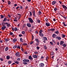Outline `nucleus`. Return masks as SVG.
<instances>
[{
	"instance_id": "nucleus-56",
	"label": "nucleus",
	"mask_w": 67,
	"mask_h": 67,
	"mask_svg": "<svg viewBox=\"0 0 67 67\" xmlns=\"http://www.w3.org/2000/svg\"><path fill=\"white\" fill-rule=\"evenodd\" d=\"M0 60H1V61H3V59L2 58H0Z\"/></svg>"
},
{
	"instance_id": "nucleus-46",
	"label": "nucleus",
	"mask_w": 67,
	"mask_h": 67,
	"mask_svg": "<svg viewBox=\"0 0 67 67\" xmlns=\"http://www.w3.org/2000/svg\"><path fill=\"white\" fill-rule=\"evenodd\" d=\"M8 64H11V62L10 61H9L8 62Z\"/></svg>"
},
{
	"instance_id": "nucleus-29",
	"label": "nucleus",
	"mask_w": 67,
	"mask_h": 67,
	"mask_svg": "<svg viewBox=\"0 0 67 67\" xmlns=\"http://www.w3.org/2000/svg\"><path fill=\"white\" fill-rule=\"evenodd\" d=\"M38 13L39 14V15H40V14H42V12L40 11H39L38 12Z\"/></svg>"
},
{
	"instance_id": "nucleus-51",
	"label": "nucleus",
	"mask_w": 67,
	"mask_h": 67,
	"mask_svg": "<svg viewBox=\"0 0 67 67\" xmlns=\"http://www.w3.org/2000/svg\"><path fill=\"white\" fill-rule=\"evenodd\" d=\"M48 57H47L46 58V60L47 61V60H48Z\"/></svg>"
},
{
	"instance_id": "nucleus-27",
	"label": "nucleus",
	"mask_w": 67,
	"mask_h": 67,
	"mask_svg": "<svg viewBox=\"0 0 67 67\" xmlns=\"http://www.w3.org/2000/svg\"><path fill=\"white\" fill-rule=\"evenodd\" d=\"M2 24L4 26V25H5V23L4 22H2Z\"/></svg>"
},
{
	"instance_id": "nucleus-12",
	"label": "nucleus",
	"mask_w": 67,
	"mask_h": 67,
	"mask_svg": "<svg viewBox=\"0 0 67 67\" xmlns=\"http://www.w3.org/2000/svg\"><path fill=\"white\" fill-rule=\"evenodd\" d=\"M43 40L44 41H46L47 40V38L45 37H43Z\"/></svg>"
},
{
	"instance_id": "nucleus-61",
	"label": "nucleus",
	"mask_w": 67,
	"mask_h": 67,
	"mask_svg": "<svg viewBox=\"0 0 67 67\" xmlns=\"http://www.w3.org/2000/svg\"><path fill=\"white\" fill-rule=\"evenodd\" d=\"M14 21L15 22H17L18 21L17 20H16V19L14 20Z\"/></svg>"
},
{
	"instance_id": "nucleus-47",
	"label": "nucleus",
	"mask_w": 67,
	"mask_h": 67,
	"mask_svg": "<svg viewBox=\"0 0 67 67\" xmlns=\"http://www.w3.org/2000/svg\"><path fill=\"white\" fill-rule=\"evenodd\" d=\"M55 33L56 34H58V33L59 32H58V31H57L55 32Z\"/></svg>"
},
{
	"instance_id": "nucleus-53",
	"label": "nucleus",
	"mask_w": 67,
	"mask_h": 67,
	"mask_svg": "<svg viewBox=\"0 0 67 67\" xmlns=\"http://www.w3.org/2000/svg\"><path fill=\"white\" fill-rule=\"evenodd\" d=\"M17 60H19V61H20V58H18L17 59Z\"/></svg>"
},
{
	"instance_id": "nucleus-28",
	"label": "nucleus",
	"mask_w": 67,
	"mask_h": 67,
	"mask_svg": "<svg viewBox=\"0 0 67 67\" xmlns=\"http://www.w3.org/2000/svg\"><path fill=\"white\" fill-rule=\"evenodd\" d=\"M16 47H17V46L15 45V46H14L13 47V48H14V49H15V48H16Z\"/></svg>"
},
{
	"instance_id": "nucleus-25",
	"label": "nucleus",
	"mask_w": 67,
	"mask_h": 67,
	"mask_svg": "<svg viewBox=\"0 0 67 67\" xmlns=\"http://www.w3.org/2000/svg\"><path fill=\"white\" fill-rule=\"evenodd\" d=\"M62 46H63L64 47H66V44H63Z\"/></svg>"
},
{
	"instance_id": "nucleus-36",
	"label": "nucleus",
	"mask_w": 67,
	"mask_h": 67,
	"mask_svg": "<svg viewBox=\"0 0 67 67\" xmlns=\"http://www.w3.org/2000/svg\"><path fill=\"white\" fill-rule=\"evenodd\" d=\"M15 63H16V64H19V62L18 61H15Z\"/></svg>"
},
{
	"instance_id": "nucleus-57",
	"label": "nucleus",
	"mask_w": 67,
	"mask_h": 67,
	"mask_svg": "<svg viewBox=\"0 0 67 67\" xmlns=\"http://www.w3.org/2000/svg\"><path fill=\"white\" fill-rule=\"evenodd\" d=\"M28 8H29V7H28V6H26L25 9H28Z\"/></svg>"
},
{
	"instance_id": "nucleus-32",
	"label": "nucleus",
	"mask_w": 67,
	"mask_h": 67,
	"mask_svg": "<svg viewBox=\"0 0 67 67\" xmlns=\"http://www.w3.org/2000/svg\"><path fill=\"white\" fill-rule=\"evenodd\" d=\"M58 9H57V8H55L54 9V10L55 11H56Z\"/></svg>"
},
{
	"instance_id": "nucleus-20",
	"label": "nucleus",
	"mask_w": 67,
	"mask_h": 67,
	"mask_svg": "<svg viewBox=\"0 0 67 67\" xmlns=\"http://www.w3.org/2000/svg\"><path fill=\"white\" fill-rule=\"evenodd\" d=\"M17 16H19V17L18 18L19 19L20 18H21V14H18L17 15Z\"/></svg>"
},
{
	"instance_id": "nucleus-34",
	"label": "nucleus",
	"mask_w": 67,
	"mask_h": 67,
	"mask_svg": "<svg viewBox=\"0 0 67 67\" xmlns=\"http://www.w3.org/2000/svg\"><path fill=\"white\" fill-rule=\"evenodd\" d=\"M44 48V49H47V47H46V46H43Z\"/></svg>"
},
{
	"instance_id": "nucleus-33",
	"label": "nucleus",
	"mask_w": 67,
	"mask_h": 67,
	"mask_svg": "<svg viewBox=\"0 0 67 67\" xmlns=\"http://www.w3.org/2000/svg\"><path fill=\"white\" fill-rule=\"evenodd\" d=\"M5 41L6 42H8L9 41V39L7 38L6 39H5Z\"/></svg>"
},
{
	"instance_id": "nucleus-19",
	"label": "nucleus",
	"mask_w": 67,
	"mask_h": 67,
	"mask_svg": "<svg viewBox=\"0 0 67 67\" xmlns=\"http://www.w3.org/2000/svg\"><path fill=\"white\" fill-rule=\"evenodd\" d=\"M64 43V42L62 41L60 42V45H62L63 43Z\"/></svg>"
},
{
	"instance_id": "nucleus-50",
	"label": "nucleus",
	"mask_w": 67,
	"mask_h": 67,
	"mask_svg": "<svg viewBox=\"0 0 67 67\" xmlns=\"http://www.w3.org/2000/svg\"><path fill=\"white\" fill-rule=\"evenodd\" d=\"M10 35H13V33L12 32H10Z\"/></svg>"
},
{
	"instance_id": "nucleus-41",
	"label": "nucleus",
	"mask_w": 67,
	"mask_h": 67,
	"mask_svg": "<svg viewBox=\"0 0 67 67\" xmlns=\"http://www.w3.org/2000/svg\"><path fill=\"white\" fill-rule=\"evenodd\" d=\"M42 32H43V31L42 30H40L39 31L40 33H42Z\"/></svg>"
},
{
	"instance_id": "nucleus-3",
	"label": "nucleus",
	"mask_w": 67,
	"mask_h": 67,
	"mask_svg": "<svg viewBox=\"0 0 67 67\" xmlns=\"http://www.w3.org/2000/svg\"><path fill=\"white\" fill-rule=\"evenodd\" d=\"M62 7L64 9L65 11H66V10H67V7L66 6L63 4L62 5Z\"/></svg>"
},
{
	"instance_id": "nucleus-23",
	"label": "nucleus",
	"mask_w": 67,
	"mask_h": 67,
	"mask_svg": "<svg viewBox=\"0 0 67 67\" xmlns=\"http://www.w3.org/2000/svg\"><path fill=\"white\" fill-rule=\"evenodd\" d=\"M10 58V57L8 56H7L6 59H9Z\"/></svg>"
},
{
	"instance_id": "nucleus-2",
	"label": "nucleus",
	"mask_w": 67,
	"mask_h": 67,
	"mask_svg": "<svg viewBox=\"0 0 67 67\" xmlns=\"http://www.w3.org/2000/svg\"><path fill=\"white\" fill-rule=\"evenodd\" d=\"M28 19L29 21L31 23H32L33 22V19H32L31 18H29Z\"/></svg>"
},
{
	"instance_id": "nucleus-42",
	"label": "nucleus",
	"mask_w": 67,
	"mask_h": 67,
	"mask_svg": "<svg viewBox=\"0 0 67 67\" xmlns=\"http://www.w3.org/2000/svg\"><path fill=\"white\" fill-rule=\"evenodd\" d=\"M51 55H54V52H51Z\"/></svg>"
},
{
	"instance_id": "nucleus-5",
	"label": "nucleus",
	"mask_w": 67,
	"mask_h": 67,
	"mask_svg": "<svg viewBox=\"0 0 67 67\" xmlns=\"http://www.w3.org/2000/svg\"><path fill=\"white\" fill-rule=\"evenodd\" d=\"M56 1H53L52 2V5H54V4H55L56 3Z\"/></svg>"
},
{
	"instance_id": "nucleus-14",
	"label": "nucleus",
	"mask_w": 67,
	"mask_h": 67,
	"mask_svg": "<svg viewBox=\"0 0 67 67\" xmlns=\"http://www.w3.org/2000/svg\"><path fill=\"white\" fill-rule=\"evenodd\" d=\"M39 35L41 37H43L44 36V35L42 33H39Z\"/></svg>"
},
{
	"instance_id": "nucleus-45",
	"label": "nucleus",
	"mask_w": 67,
	"mask_h": 67,
	"mask_svg": "<svg viewBox=\"0 0 67 67\" xmlns=\"http://www.w3.org/2000/svg\"><path fill=\"white\" fill-rule=\"evenodd\" d=\"M34 53L35 54H38V52H34Z\"/></svg>"
},
{
	"instance_id": "nucleus-55",
	"label": "nucleus",
	"mask_w": 67,
	"mask_h": 67,
	"mask_svg": "<svg viewBox=\"0 0 67 67\" xmlns=\"http://www.w3.org/2000/svg\"><path fill=\"white\" fill-rule=\"evenodd\" d=\"M52 42H53V43H55V40H52Z\"/></svg>"
},
{
	"instance_id": "nucleus-9",
	"label": "nucleus",
	"mask_w": 67,
	"mask_h": 67,
	"mask_svg": "<svg viewBox=\"0 0 67 67\" xmlns=\"http://www.w3.org/2000/svg\"><path fill=\"white\" fill-rule=\"evenodd\" d=\"M44 66V64H43L42 63H41L40 64V67H43Z\"/></svg>"
},
{
	"instance_id": "nucleus-10",
	"label": "nucleus",
	"mask_w": 67,
	"mask_h": 67,
	"mask_svg": "<svg viewBox=\"0 0 67 67\" xmlns=\"http://www.w3.org/2000/svg\"><path fill=\"white\" fill-rule=\"evenodd\" d=\"M56 36H57V35L55 34H54L52 35V37L53 38H55Z\"/></svg>"
},
{
	"instance_id": "nucleus-60",
	"label": "nucleus",
	"mask_w": 67,
	"mask_h": 67,
	"mask_svg": "<svg viewBox=\"0 0 67 67\" xmlns=\"http://www.w3.org/2000/svg\"><path fill=\"white\" fill-rule=\"evenodd\" d=\"M53 21H54V22H55L56 21V19L55 18H53Z\"/></svg>"
},
{
	"instance_id": "nucleus-1",
	"label": "nucleus",
	"mask_w": 67,
	"mask_h": 67,
	"mask_svg": "<svg viewBox=\"0 0 67 67\" xmlns=\"http://www.w3.org/2000/svg\"><path fill=\"white\" fill-rule=\"evenodd\" d=\"M23 61L24 63H28L30 62V60L29 59H24L23 60Z\"/></svg>"
},
{
	"instance_id": "nucleus-26",
	"label": "nucleus",
	"mask_w": 67,
	"mask_h": 67,
	"mask_svg": "<svg viewBox=\"0 0 67 67\" xmlns=\"http://www.w3.org/2000/svg\"><path fill=\"white\" fill-rule=\"evenodd\" d=\"M8 49H9V48L8 47H6L5 49V51H7Z\"/></svg>"
},
{
	"instance_id": "nucleus-49",
	"label": "nucleus",
	"mask_w": 67,
	"mask_h": 67,
	"mask_svg": "<svg viewBox=\"0 0 67 67\" xmlns=\"http://www.w3.org/2000/svg\"><path fill=\"white\" fill-rule=\"evenodd\" d=\"M45 21L46 22H47V21H48V19H47V18H46L45 19Z\"/></svg>"
},
{
	"instance_id": "nucleus-16",
	"label": "nucleus",
	"mask_w": 67,
	"mask_h": 67,
	"mask_svg": "<svg viewBox=\"0 0 67 67\" xmlns=\"http://www.w3.org/2000/svg\"><path fill=\"white\" fill-rule=\"evenodd\" d=\"M29 59L30 60H33V58H32V57L31 55H30L29 57Z\"/></svg>"
},
{
	"instance_id": "nucleus-64",
	"label": "nucleus",
	"mask_w": 67,
	"mask_h": 67,
	"mask_svg": "<svg viewBox=\"0 0 67 67\" xmlns=\"http://www.w3.org/2000/svg\"><path fill=\"white\" fill-rule=\"evenodd\" d=\"M20 42H22V39L21 38H20Z\"/></svg>"
},
{
	"instance_id": "nucleus-8",
	"label": "nucleus",
	"mask_w": 67,
	"mask_h": 67,
	"mask_svg": "<svg viewBox=\"0 0 67 67\" xmlns=\"http://www.w3.org/2000/svg\"><path fill=\"white\" fill-rule=\"evenodd\" d=\"M16 41H17V39L15 38L13 40V43H15Z\"/></svg>"
},
{
	"instance_id": "nucleus-63",
	"label": "nucleus",
	"mask_w": 67,
	"mask_h": 67,
	"mask_svg": "<svg viewBox=\"0 0 67 67\" xmlns=\"http://www.w3.org/2000/svg\"><path fill=\"white\" fill-rule=\"evenodd\" d=\"M39 42H37V43L36 44V45L37 46H38V44H39V43H38Z\"/></svg>"
},
{
	"instance_id": "nucleus-11",
	"label": "nucleus",
	"mask_w": 67,
	"mask_h": 67,
	"mask_svg": "<svg viewBox=\"0 0 67 67\" xmlns=\"http://www.w3.org/2000/svg\"><path fill=\"white\" fill-rule=\"evenodd\" d=\"M6 28V27L5 26H4L2 27L1 29L2 30L4 31V29H5Z\"/></svg>"
},
{
	"instance_id": "nucleus-22",
	"label": "nucleus",
	"mask_w": 67,
	"mask_h": 67,
	"mask_svg": "<svg viewBox=\"0 0 67 67\" xmlns=\"http://www.w3.org/2000/svg\"><path fill=\"white\" fill-rule=\"evenodd\" d=\"M50 31H55V29H49Z\"/></svg>"
},
{
	"instance_id": "nucleus-13",
	"label": "nucleus",
	"mask_w": 67,
	"mask_h": 67,
	"mask_svg": "<svg viewBox=\"0 0 67 67\" xmlns=\"http://www.w3.org/2000/svg\"><path fill=\"white\" fill-rule=\"evenodd\" d=\"M32 57H34V58H37V56L35 55H33Z\"/></svg>"
},
{
	"instance_id": "nucleus-59",
	"label": "nucleus",
	"mask_w": 67,
	"mask_h": 67,
	"mask_svg": "<svg viewBox=\"0 0 67 67\" xmlns=\"http://www.w3.org/2000/svg\"><path fill=\"white\" fill-rule=\"evenodd\" d=\"M19 36L20 37H21V36H23V35L21 34L19 35Z\"/></svg>"
},
{
	"instance_id": "nucleus-40",
	"label": "nucleus",
	"mask_w": 67,
	"mask_h": 67,
	"mask_svg": "<svg viewBox=\"0 0 67 67\" xmlns=\"http://www.w3.org/2000/svg\"><path fill=\"white\" fill-rule=\"evenodd\" d=\"M21 33L23 34H25V31H22L21 32Z\"/></svg>"
},
{
	"instance_id": "nucleus-38",
	"label": "nucleus",
	"mask_w": 67,
	"mask_h": 67,
	"mask_svg": "<svg viewBox=\"0 0 67 67\" xmlns=\"http://www.w3.org/2000/svg\"><path fill=\"white\" fill-rule=\"evenodd\" d=\"M50 44H51L52 45H54L53 44V42H50Z\"/></svg>"
},
{
	"instance_id": "nucleus-30",
	"label": "nucleus",
	"mask_w": 67,
	"mask_h": 67,
	"mask_svg": "<svg viewBox=\"0 0 67 67\" xmlns=\"http://www.w3.org/2000/svg\"><path fill=\"white\" fill-rule=\"evenodd\" d=\"M6 20H7V18H4V20H3V22H5V21H6Z\"/></svg>"
},
{
	"instance_id": "nucleus-31",
	"label": "nucleus",
	"mask_w": 67,
	"mask_h": 67,
	"mask_svg": "<svg viewBox=\"0 0 67 67\" xmlns=\"http://www.w3.org/2000/svg\"><path fill=\"white\" fill-rule=\"evenodd\" d=\"M1 19H3V18H4V16H3L2 15H1Z\"/></svg>"
},
{
	"instance_id": "nucleus-39",
	"label": "nucleus",
	"mask_w": 67,
	"mask_h": 67,
	"mask_svg": "<svg viewBox=\"0 0 67 67\" xmlns=\"http://www.w3.org/2000/svg\"><path fill=\"white\" fill-rule=\"evenodd\" d=\"M23 45H27V44L26 43H24L23 44Z\"/></svg>"
},
{
	"instance_id": "nucleus-15",
	"label": "nucleus",
	"mask_w": 67,
	"mask_h": 67,
	"mask_svg": "<svg viewBox=\"0 0 67 67\" xmlns=\"http://www.w3.org/2000/svg\"><path fill=\"white\" fill-rule=\"evenodd\" d=\"M46 25L47 26H50V24L49 23H46Z\"/></svg>"
},
{
	"instance_id": "nucleus-58",
	"label": "nucleus",
	"mask_w": 67,
	"mask_h": 67,
	"mask_svg": "<svg viewBox=\"0 0 67 67\" xmlns=\"http://www.w3.org/2000/svg\"><path fill=\"white\" fill-rule=\"evenodd\" d=\"M9 20H10L7 19L6 21H8L9 22Z\"/></svg>"
},
{
	"instance_id": "nucleus-6",
	"label": "nucleus",
	"mask_w": 67,
	"mask_h": 67,
	"mask_svg": "<svg viewBox=\"0 0 67 67\" xmlns=\"http://www.w3.org/2000/svg\"><path fill=\"white\" fill-rule=\"evenodd\" d=\"M5 24H6L7 25V26L8 27H10L11 26V25H10V24L8 23H5Z\"/></svg>"
},
{
	"instance_id": "nucleus-37",
	"label": "nucleus",
	"mask_w": 67,
	"mask_h": 67,
	"mask_svg": "<svg viewBox=\"0 0 67 67\" xmlns=\"http://www.w3.org/2000/svg\"><path fill=\"white\" fill-rule=\"evenodd\" d=\"M17 28L16 27H15L14 28V31H17Z\"/></svg>"
},
{
	"instance_id": "nucleus-62",
	"label": "nucleus",
	"mask_w": 67,
	"mask_h": 67,
	"mask_svg": "<svg viewBox=\"0 0 67 67\" xmlns=\"http://www.w3.org/2000/svg\"><path fill=\"white\" fill-rule=\"evenodd\" d=\"M24 65H27V63H24Z\"/></svg>"
},
{
	"instance_id": "nucleus-18",
	"label": "nucleus",
	"mask_w": 67,
	"mask_h": 67,
	"mask_svg": "<svg viewBox=\"0 0 67 67\" xmlns=\"http://www.w3.org/2000/svg\"><path fill=\"white\" fill-rule=\"evenodd\" d=\"M56 37L57 38L58 40H61V37H59L57 36Z\"/></svg>"
},
{
	"instance_id": "nucleus-35",
	"label": "nucleus",
	"mask_w": 67,
	"mask_h": 67,
	"mask_svg": "<svg viewBox=\"0 0 67 67\" xmlns=\"http://www.w3.org/2000/svg\"><path fill=\"white\" fill-rule=\"evenodd\" d=\"M29 12L30 13V16H32V12H31L30 11Z\"/></svg>"
},
{
	"instance_id": "nucleus-7",
	"label": "nucleus",
	"mask_w": 67,
	"mask_h": 67,
	"mask_svg": "<svg viewBox=\"0 0 67 67\" xmlns=\"http://www.w3.org/2000/svg\"><path fill=\"white\" fill-rule=\"evenodd\" d=\"M26 25L28 27H31V24L27 23L26 24Z\"/></svg>"
},
{
	"instance_id": "nucleus-48",
	"label": "nucleus",
	"mask_w": 67,
	"mask_h": 67,
	"mask_svg": "<svg viewBox=\"0 0 67 67\" xmlns=\"http://www.w3.org/2000/svg\"><path fill=\"white\" fill-rule=\"evenodd\" d=\"M21 50L22 51H24V49H23V48H22V47H21Z\"/></svg>"
},
{
	"instance_id": "nucleus-4",
	"label": "nucleus",
	"mask_w": 67,
	"mask_h": 67,
	"mask_svg": "<svg viewBox=\"0 0 67 67\" xmlns=\"http://www.w3.org/2000/svg\"><path fill=\"white\" fill-rule=\"evenodd\" d=\"M19 54H20V53H19V52H18L16 53L15 55L16 56H18V57H20V55H19Z\"/></svg>"
},
{
	"instance_id": "nucleus-44",
	"label": "nucleus",
	"mask_w": 67,
	"mask_h": 67,
	"mask_svg": "<svg viewBox=\"0 0 67 67\" xmlns=\"http://www.w3.org/2000/svg\"><path fill=\"white\" fill-rule=\"evenodd\" d=\"M37 22H38V23H40V22H41V21H40V20H37Z\"/></svg>"
},
{
	"instance_id": "nucleus-17",
	"label": "nucleus",
	"mask_w": 67,
	"mask_h": 67,
	"mask_svg": "<svg viewBox=\"0 0 67 67\" xmlns=\"http://www.w3.org/2000/svg\"><path fill=\"white\" fill-rule=\"evenodd\" d=\"M21 46V45H19L17 46V48H18V49H20Z\"/></svg>"
},
{
	"instance_id": "nucleus-43",
	"label": "nucleus",
	"mask_w": 67,
	"mask_h": 67,
	"mask_svg": "<svg viewBox=\"0 0 67 67\" xmlns=\"http://www.w3.org/2000/svg\"><path fill=\"white\" fill-rule=\"evenodd\" d=\"M8 5H10V3H11V2H10V1H8Z\"/></svg>"
},
{
	"instance_id": "nucleus-21",
	"label": "nucleus",
	"mask_w": 67,
	"mask_h": 67,
	"mask_svg": "<svg viewBox=\"0 0 67 67\" xmlns=\"http://www.w3.org/2000/svg\"><path fill=\"white\" fill-rule=\"evenodd\" d=\"M36 41L38 43H40V40H38V39H35Z\"/></svg>"
},
{
	"instance_id": "nucleus-52",
	"label": "nucleus",
	"mask_w": 67,
	"mask_h": 67,
	"mask_svg": "<svg viewBox=\"0 0 67 67\" xmlns=\"http://www.w3.org/2000/svg\"><path fill=\"white\" fill-rule=\"evenodd\" d=\"M33 14H35V11H34L33 12Z\"/></svg>"
},
{
	"instance_id": "nucleus-54",
	"label": "nucleus",
	"mask_w": 67,
	"mask_h": 67,
	"mask_svg": "<svg viewBox=\"0 0 67 67\" xmlns=\"http://www.w3.org/2000/svg\"><path fill=\"white\" fill-rule=\"evenodd\" d=\"M37 48V49H40V47H36Z\"/></svg>"
},
{
	"instance_id": "nucleus-24",
	"label": "nucleus",
	"mask_w": 67,
	"mask_h": 67,
	"mask_svg": "<svg viewBox=\"0 0 67 67\" xmlns=\"http://www.w3.org/2000/svg\"><path fill=\"white\" fill-rule=\"evenodd\" d=\"M62 36L63 38H64L65 36H66V35H63V34H62Z\"/></svg>"
}]
</instances>
